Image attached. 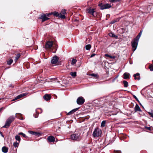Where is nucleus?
<instances>
[{"label": "nucleus", "mask_w": 153, "mask_h": 153, "mask_svg": "<svg viewBox=\"0 0 153 153\" xmlns=\"http://www.w3.org/2000/svg\"><path fill=\"white\" fill-rule=\"evenodd\" d=\"M66 10H62L61 12L59 13L56 11H54L53 12H51L49 13H46L45 14L42 13L40 15L39 19H41L42 22H44L46 20L49 19L48 17L52 14L53 16L59 19L61 18L64 19L66 18V17L65 15L66 14Z\"/></svg>", "instance_id": "f257e3e1"}, {"label": "nucleus", "mask_w": 153, "mask_h": 153, "mask_svg": "<svg viewBox=\"0 0 153 153\" xmlns=\"http://www.w3.org/2000/svg\"><path fill=\"white\" fill-rule=\"evenodd\" d=\"M15 118L13 116H11L7 120L5 125L3 126V128H8L10 126L11 123L14 120Z\"/></svg>", "instance_id": "f03ea898"}, {"label": "nucleus", "mask_w": 153, "mask_h": 153, "mask_svg": "<svg viewBox=\"0 0 153 153\" xmlns=\"http://www.w3.org/2000/svg\"><path fill=\"white\" fill-rule=\"evenodd\" d=\"M102 131L99 128H95L94 130L92 135L94 137H97L101 135Z\"/></svg>", "instance_id": "7ed1b4c3"}, {"label": "nucleus", "mask_w": 153, "mask_h": 153, "mask_svg": "<svg viewBox=\"0 0 153 153\" xmlns=\"http://www.w3.org/2000/svg\"><path fill=\"white\" fill-rule=\"evenodd\" d=\"M80 134L79 133L74 134L71 135V139L74 141L79 140L80 139Z\"/></svg>", "instance_id": "20e7f679"}, {"label": "nucleus", "mask_w": 153, "mask_h": 153, "mask_svg": "<svg viewBox=\"0 0 153 153\" xmlns=\"http://www.w3.org/2000/svg\"><path fill=\"white\" fill-rule=\"evenodd\" d=\"M142 31L141 30L139 33L136 37V39L134 38V51L136 50L138 44L139 40L142 34Z\"/></svg>", "instance_id": "39448f33"}, {"label": "nucleus", "mask_w": 153, "mask_h": 153, "mask_svg": "<svg viewBox=\"0 0 153 153\" xmlns=\"http://www.w3.org/2000/svg\"><path fill=\"white\" fill-rule=\"evenodd\" d=\"M98 6L100 7V8L101 10H103L104 9H108L111 7V5L108 4H103L102 3H101L98 4Z\"/></svg>", "instance_id": "423d86ee"}, {"label": "nucleus", "mask_w": 153, "mask_h": 153, "mask_svg": "<svg viewBox=\"0 0 153 153\" xmlns=\"http://www.w3.org/2000/svg\"><path fill=\"white\" fill-rule=\"evenodd\" d=\"M85 102L84 99L82 97H79L77 100L76 102L79 105L83 104Z\"/></svg>", "instance_id": "0eeeda50"}, {"label": "nucleus", "mask_w": 153, "mask_h": 153, "mask_svg": "<svg viewBox=\"0 0 153 153\" xmlns=\"http://www.w3.org/2000/svg\"><path fill=\"white\" fill-rule=\"evenodd\" d=\"M53 45V42L52 41H48L47 42L45 45V48L47 49L51 48Z\"/></svg>", "instance_id": "6e6552de"}, {"label": "nucleus", "mask_w": 153, "mask_h": 153, "mask_svg": "<svg viewBox=\"0 0 153 153\" xmlns=\"http://www.w3.org/2000/svg\"><path fill=\"white\" fill-rule=\"evenodd\" d=\"M87 13L92 15L93 16H95L97 15V12L94 10H86Z\"/></svg>", "instance_id": "1a4fd4ad"}, {"label": "nucleus", "mask_w": 153, "mask_h": 153, "mask_svg": "<svg viewBox=\"0 0 153 153\" xmlns=\"http://www.w3.org/2000/svg\"><path fill=\"white\" fill-rule=\"evenodd\" d=\"M28 94V93H25L21 94L17 96V97H16L13 100H16L17 99H19L21 98L22 97H24L27 95Z\"/></svg>", "instance_id": "9d476101"}, {"label": "nucleus", "mask_w": 153, "mask_h": 153, "mask_svg": "<svg viewBox=\"0 0 153 153\" xmlns=\"http://www.w3.org/2000/svg\"><path fill=\"white\" fill-rule=\"evenodd\" d=\"M58 60V58L56 56H54L51 61V62L52 64H55L57 63Z\"/></svg>", "instance_id": "9b49d317"}, {"label": "nucleus", "mask_w": 153, "mask_h": 153, "mask_svg": "<svg viewBox=\"0 0 153 153\" xmlns=\"http://www.w3.org/2000/svg\"><path fill=\"white\" fill-rule=\"evenodd\" d=\"M42 110L40 108H37L36 110V115H34V117L36 118L38 116V114L39 113H42Z\"/></svg>", "instance_id": "f8f14e48"}, {"label": "nucleus", "mask_w": 153, "mask_h": 153, "mask_svg": "<svg viewBox=\"0 0 153 153\" xmlns=\"http://www.w3.org/2000/svg\"><path fill=\"white\" fill-rule=\"evenodd\" d=\"M123 78L125 79H129L130 78V75L129 73L126 72L123 74Z\"/></svg>", "instance_id": "ddd939ff"}, {"label": "nucleus", "mask_w": 153, "mask_h": 153, "mask_svg": "<svg viewBox=\"0 0 153 153\" xmlns=\"http://www.w3.org/2000/svg\"><path fill=\"white\" fill-rule=\"evenodd\" d=\"M28 132L30 134L34 135L36 136L39 137L40 135V133L38 132H36L31 131H29Z\"/></svg>", "instance_id": "4468645a"}, {"label": "nucleus", "mask_w": 153, "mask_h": 153, "mask_svg": "<svg viewBox=\"0 0 153 153\" xmlns=\"http://www.w3.org/2000/svg\"><path fill=\"white\" fill-rule=\"evenodd\" d=\"M47 139L48 141L50 142H54L55 141V138L52 136L48 137Z\"/></svg>", "instance_id": "2eb2a0df"}, {"label": "nucleus", "mask_w": 153, "mask_h": 153, "mask_svg": "<svg viewBox=\"0 0 153 153\" xmlns=\"http://www.w3.org/2000/svg\"><path fill=\"white\" fill-rule=\"evenodd\" d=\"M79 109V108H76L72 110H71L70 111H69L68 113L67 114V115H69L71 114H72L74 112L76 111Z\"/></svg>", "instance_id": "dca6fc26"}, {"label": "nucleus", "mask_w": 153, "mask_h": 153, "mask_svg": "<svg viewBox=\"0 0 153 153\" xmlns=\"http://www.w3.org/2000/svg\"><path fill=\"white\" fill-rule=\"evenodd\" d=\"M44 99L46 101L50 100L51 99V96L48 94H45L43 97Z\"/></svg>", "instance_id": "f3484780"}, {"label": "nucleus", "mask_w": 153, "mask_h": 153, "mask_svg": "<svg viewBox=\"0 0 153 153\" xmlns=\"http://www.w3.org/2000/svg\"><path fill=\"white\" fill-rule=\"evenodd\" d=\"M8 148L6 146H4L2 148V152L4 153H7L8 151Z\"/></svg>", "instance_id": "a211bd4d"}, {"label": "nucleus", "mask_w": 153, "mask_h": 153, "mask_svg": "<svg viewBox=\"0 0 153 153\" xmlns=\"http://www.w3.org/2000/svg\"><path fill=\"white\" fill-rule=\"evenodd\" d=\"M137 79L138 80L140 79V74L139 73H137L134 74V79Z\"/></svg>", "instance_id": "6ab92c4d"}, {"label": "nucleus", "mask_w": 153, "mask_h": 153, "mask_svg": "<svg viewBox=\"0 0 153 153\" xmlns=\"http://www.w3.org/2000/svg\"><path fill=\"white\" fill-rule=\"evenodd\" d=\"M134 109L136 111H141V110L137 104H136V106L134 108Z\"/></svg>", "instance_id": "aec40b11"}, {"label": "nucleus", "mask_w": 153, "mask_h": 153, "mask_svg": "<svg viewBox=\"0 0 153 153\" xmlns=\"http://www.w3.org/2000/svg\"><path fill=\"white\" fill-rule=\"evenodd\" d=\"M105 56L108 57V58H106L107 59H108L109 58H110L112 59H115V57L114 56H111L109 54H105Z\"/></svg>", "instance_id": "412c9836"}, {"label": "nucleus", "mask_w": 153, "mask_h": 153, "mask_svg": "<svg viewBox=\"0 0 153 153\" xmlns=\"http://www.w3.org/2000/svg\"><path fill=\"white\" fill-rule=\"evenodd\" d=\"M109 35L112 37H114L116 39H117L118 36H117L115 35L114 33H109Z\"/></svg>", "instance_id": "4be33fe9"}, {"label": "nucleus", "mask_w": 153, "mask_h": 153, "mask_svg": "<svg viewBox=\"0 0 153 153\" xmlns=\"http://www.w3.org/2000/svg\"><path fill=\"white\" fill-rule=\"evenodd\" d=\"M20 55L19 53L17 54L16 55V57H15V59L14 60L15 62H16L19 58L20 57Z\"/></svg>", "instance_id": "5701e85b"}, {"label": "nucleus", "mask_w": 153, "mask_h": 153, "mask_svg": "<svg viewBox=\"0 0 153 153\" xmlns=\"http://www.w3.org/2000/svg\"><path fill=\"white\" fill-rule=\"evenodd\" d=\"M15 139L16 140L19 142L21 140V138L18 135H17L15 136Z\"/></svg>", "instance_id": "b1692460"}, {"label": "nucleus", "mask_w": 153, "mask_h": 153, "mask_svg": "<svg viewBox=\"0 0 153 153\" xmlns=\"http://www.w3.org/2000/svg\"><path fill=\"white\" fill-rule=\"evenodd\" d=\"M123 83L124 85V87H127L128 86V82L124 80L123 81Z\"/></svg>", "instance_id": "393cba45"}, {"label": "nucleus", "mask_w": 153, "mask_h": 153, "mask_svg": "<svg viewBox=\"0 0 153 153\" xmlns=\"http://www.w3.org/2000/svg\"><path fill=\"white\" fill-rule=\"evenodd\" d=\"M70 74L73 77H75L76 75V72H71L70 73Z\"/></svg>", "instance_id": "a878e982"}, {"label": "nucleus", "mask_w": 153, "mask_h": 153, "mask_svg": "<svg viewBox=\"0 0 153 153\" xmlns=\"http://www.w3.org/2000/svg\"><path fill=\"white\" fill-rule=\"evenodd\" d=\"M91 47V46L90 45H87L85 46V49L87 50H89Z\"/></svg>", "instance_id": "bb28decb"}, {"label": "nucleus", "mask_w": 153, "mask_h": 153, "mask_svg": "<svg viewBox=\"0 0 153 153\" xmlns=\"http://www.w3.org/2000/svg\"><path fill=\"white\" fill-rule=\"evenodd\" d=\"M19 142L18 143L17 142H14L13 144V146L15 148L18 147V144H19Z\"/></svg>", "instance_id": "cd10ccee"}, {"label": "nucleus", "mask_w": 153, "mask_h": 153, "mask_svg": "<svg viewBox=\"0 0 153 153\" xmlns=\"http://www.w3.org/2000/svg\"><path fill=\"white\" fill-rule=\"evenodd\" d=\"M19 135H21L22 136L25 138H27V136L24 133L22 132H20L18 134Z\"/></svg>", "instance_id": "c85d7f7f"}, {"label": "nucleus", "mask_w": 153, "mask_h": 153, "mask_svg": "<svg viewBox=\"0 0 153 153\" xmlns=\"http://www.w3.org/2000/svg\"><path fill=\"white\" fill-rule=\"evenodd\" d=\"M106 123V121H102L101 123V126L102 127H103L105 126V124Z\"/></svg>", "instance_id": "c756f323"}, {"label": "nucleus", "mask_w": 153, "mask_h": 153, "mask_svg": "<svg viewBox=\"0 0 153 153\" xmlns=\"http://www.w3.org/2000/svg\"><path fill=\"white\" fill-rule=\"evenodd\" d=\"M131 46L132 47V51L134 52V40H133L131 42Z\"/></svg>", "instance_id": "7c9ffc66"}, {"label": "nucleus", "mask_w": 153, "mask_h": 153, "mask_svg": "<svg viewBox=\"0 0 153 153\" xmlns=\"http://www.w3.org/2000/svg\"><path fill=\"white\" fill-rule=\"evenodd\" d=\"M148 113L151 117L153 118V111H152L150 112H149Z\"/></svg>", "instance_id": "2f4dec72"}, {"label": "nucleus", "mask_w": 153, "mask_h": 153, "mask_svg": "<svg viewBox=\"0 0 153 153\" xmlns=\"http://www.w3.org/2000/svg\"><path fill=\"white\" fill-rule=\"evenodd\" d=\"M13 62V59H10L7 62V64L8 65H10Z\"/></svg>", "instance_id": "473e14b6"}, {"label": "nucleus", "mask_w": 153, "mask_h": 153, "mask_svg": "<svg viewBox=\"0 0 153 153\" xmlns=\"http://www.w3.org/2000/svg\"><path fill=\"white\" fill-rule=\"evenodd\" d=\"M76 61H77L76 59H73L72 61L71 64L72 65H74L76 63Z\"/></svg>", "instance_id": "72a5a7b5"}, {"label": "nucleus", "mask_w": 153, "mask_h": 153, "mask_svg": "<svg viewBox=\"0 0 153 153\" xmlns=\"http://www.w3.org/2000/svg\"><path fill=\"white\" fill-rule=\"evenodd\" d=\"M149 68L151 71H153V66L152 65H149Z\"/></svg>", "instance_id": "f704fd0d"}, {"label": "nucleus", "mask_w": 153, "mask_h": 153, "mask_svg": "<svg viewBox=\"0 0 153 153\" xmlns=\"http://www.w3.org/2000/svg\"><path fill=\"white\" fill-rule=\"evenodd\" d=\"M90 75L91 76L94 77H97L98 76V75L97 74H91Z\"/></svg>", "instance_id": "c9c22d12"}, {"label": "nucleus", "mask_w": 153, "mask_h": 153, "mask_svg": "<svg viewBox=\"0 0 153 153\" xmlns=\"http://www.w3.org/2000/svg\"><path fill=\"white\" fill-rule=\"evenodd\" d=\"M121 151L119 150L114 151V153H121Z\"/></svg>", "instance_id": "e433bc0d"}, {"label": "nucleus", "mask_w": 153, "mask_h": 153, "mask_svg": "<svg viewBox=\"0 0 153 153\" xmlns=\"http://www.w3.org/2000/svg\"><path fill=\"white\" fill-rule=\"evenodd\" d=\"M117 22V21L116 20H113L111 22V23L110 24H113L115 22Z\"/></svg>", "instance_id": "4c0bfd02"}, {"label": "nucleus", "mask_w": 153, "mask_h": 153, "mask_svg": "<svg viewBox=\"0 0 153 153\" xmlns=\"http://www.w3.org/2000/svg\"><path fill=\"white\" fill-rule=\"evenodd\" d=\"M134 99H135L140 104V105H141L140 103V101L138 100L137 98L135 95H134Z\"/></svg>", "instance_id": "58836bf2"}, {"label": "nucleus", "mask_w": 153, "mask_h": 153, "mask_svg": "<svg viewBox=\"0 0 153 153\" xmlns=\"http://www.w3.org/2000/svg\"><path fill=\"white\" fill-rule=\"evenodd\" d=\"M95 55H96L95 54H94V53L92 54H91V56H90V57H91V58L92 57H94V56Z\"/></svg>", "instance_id": "ea45409f"}, {"label": "nucleus", "mask_w": 153, "mask_h": 153, "mask_svg": "<svg viewBox=\"0 0 153 153\" xmlns=\"http://www.w3.org/2000/svg\"><path fill=\"white\" fill-rule=\"evenodd\" d=\"M145 128H147V129L150 130H151V128L150 127H145Z\"/></svg>", "instance_id": "a19ab883"}, {"label": "nucleus", "mask_w": 153, "mask_h": 153, "mask_svg": "<svg viewBox=\"0 0 153 153\" xmlns=\"http://www.w3.org/2000/svg\"><path fill=\"white\" fill-rule=\"evenodd\" d=\"M0 134L1 136L3 137H4V136L3 135V134L2 132H0Z\"/></svg>", "instance_id": "79ce46f5"}, {"label": "nucleus", "mask_w": 153, "mask_h": 153, "mask_svg": "<svg viewBox=\"0 0 153 153\" xmlns=\"http://www.w3.org/2000/svg\"><path fill=\"white\" fill-rule=\"evenodd\" d=\"M54 80L55 81V82H58V81H57V79H54Z\"/></svg>", "instance_id": "37998d69"}, {"label": "nucleus", "mask_w": 153, "mask_h": 153, "mask_svg": "<svg viewBox=\"0 0 153 153\" xmlns=\"http://www.w3.org/2000/svg\"><path fill=\"white\" fill-rule=\"evenodd\" d=\"M110 15L109 14H108L106 16L107 17H110Z\"/></svg>", "instance_id": "c03bdc74"}, {"label": "nucleus", "mask_w": 153, "mask_h": 153, "mask_svg": "<svg viewBox=\"0 0 153 153\" xmlns=\"http://www.w3.org/2000/svg\"><path fill=\"white\" fill-rule=\"evenodd\" d=\"M3 109V108H0V112H1V110Z\"/></svg>", "instance_id": "a18cd8bd"}, {"label": "nucleus", "mask_w": 153, "mask_h": 153, "mask_svg": "<svg viewBox=\"0 0 153 153\" xmlns=\"http://www.w3.org/2000/svg\"><path fill=\"white\" fill-rule=\"evenodd\" d=\"M130 64H132V63H131L130 62Z\"/></svg>", "instance_id": "49530a36"}, {"label": "nucleus", "mask_w": 153, "mask_h": 153, "mask_svg": "<svg viewBox=\"0 0 153 153\" xmlns=\"http://www.w3.org/2000/svg\"><path fill=\"white\" fill-rule=\"evenodd\" d=\"M91 10H95V9H92Z\"/></svg>", "instance_id": "de8ad7c7"}, {"label": "nucleus", "mask_w": 153, "mask_h": 153, "mask_svg": "<svg viewBox=\"0 0 153 153\" xmlns=\"http://www.w3.org/2000/svg\"><path fill=\"white\" fill-rule=\"evenodd\" d=\"M1 100V99L0 98V100Z\"/></svg>", "instance_id": "09e8293b"}]
</instances>
